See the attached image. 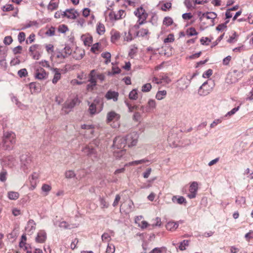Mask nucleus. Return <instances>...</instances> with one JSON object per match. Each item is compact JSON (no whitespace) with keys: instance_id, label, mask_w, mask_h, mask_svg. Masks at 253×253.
Returning <instances> with one entry per match:
<instances>
[{"instance_id":"774afa93","label":"nucleus","mask_w":253,"mask_h":253,"mask_svg":"<svg viewBox=\"0 0 253 253\" xmlns=\"http://www.w3.org/2000/svg\"><path fill=\"white\" fill-rule=\"evenodd\" d=\"M211 40L208 38H204L203 37L201 40L200 42L201 44L208 45L209 42H211Z\"/></svg>"},{"instance_id":"58836bf2","label":"nucleus","mask_w":253,"mask_h":253,"mask_svg":"<svg viewBox=\"0 0 253 253\" xmlns=\"http://www.w3.org/2000/svg\"><path fill=\"white\" fill-rule=\"evenodd\" d=\"M229 22V20H227L226 22H225L224 23H222V24H219L218 25L216 28V30L218 31H223L224 29H225V28H226L227 27V24Z\"/></svg>"},{"instance_id":"c756f323","label":"nucleus","mask_w":253,"mask_h":253,"mask_svg":"<svg viewBox=\"0 0 253 253\" xmlns=\"http://www.w3.org/2000/svg\"><path fill=\"white\" fill-rule=\"evenodd\" d=\"M76 174L75 173L74 171L72 170H67L65 172V176L66 178H72L76 176Z\"/></svg>"},{"instance_id":"37998d69","label":"nucleus","mask_w":253,"mask_h":253,"mask_svg":"<svg viewBox=\"0 0 253 253\" xmlns=\"http://www.w3.org/2000/svg\"><path fill=\"white\" fill-rule=\"evenodd\" d=\"M166 250L165 247L155 248L153 249L149 253H162L163 251Z\"/></svg>"},{"instance_id":"5701e85b","label":"nucleus","mask_w":253,"mask_h":253,"mask_svg":"<svg viewBox=\"0 0 253 253\" xmlns=\"http://www.w3.org/2000/svg\"><path fill=\"white\" fill-rule=\"evenodd\" d=\"M8 198L12 200H15L19 197V193L14 191H9L7 193Z\"/></svg>"},{"instance_id":"09e8293b","label":"nucleus","mask_w":253,"mask_h":253,"mask_svg":"<svg viewBox=\"0 0 253 253\" xmlns=\"http://www.w3.org/2000/svg\"><path fill=\"white\" fill-rule=\"evenodd\" d=\"M68 30L67 26L65 25H61L58 27V31L61 33H65Z\"/></svg>"},{"instance_id":"338daca9","label":"nucleus","mask_w":253,"mask_h":253,"mask_svg":"<svg viewBox=\"0 0 253 253\" xmlns=\"http://www.w3.org/2000/svg\"><path fill=\"white\" fill-rule=\"evenodd\" d=\"M174 41L173 36L172 35H169L167 38L164 40V42L168 43Z\"/></svg>"},{"instance_id":"79ce46f5","label":"nucleus","mask_w":253,"mask_h":253,"mask_svg":"<svg viewBox=\"0 0 253 253\" xmlns=\"http://www.w3.org/2000/svg\"><path fill=\"white\" fill-rule=\"evenodd\" d=\"M124 40L127 42L131 41L132 40V36L130 32H124Z\"/></svg>"},{"instance_id":"f8f14e48","label":"nucleus","mask_w":253,"mask_h":253,"mask_svg":"<svg viewBox=\"0 0 253 253\" xmlns=\"http://www.w3.org/2000/svg\"><path fill=\"white\" fill-rule=\"evenodd\" d=\"M36 223L35 221L32 220L30 219L29 220V221L27 223V224L25 227V230L29 234H32L33 233L34 231L36 229Z\"/></svg>"},{"instance_id":"393cba45","label":"nucleus","mask_w":253,"mask_h":253,"mask_svg":"<svg viewBox=\"0 0 253 253\" xmlns=\"http://www.w3.org/2000/svg\"><path fill=\"white\" fill-rule=\"evenodd\" d=\"M96 31L99 35H101L103 34L105 31L104 25L101 23H98L97 26Z\"/></svg>"},{"instance_id":"5fc2aeb1","label":"nucleus","mask_w":253,"mask_h":253,"mask_svg":"<svg viewBox=\"0 0 253 253\" xmlns=\"http://www.w3.org/2000/svg\"><path fill=\"white\" fill-rule=\"evenodd\" d=\"M51 189V187L48 184H44L42 187V190L43 192H49Z\"/></svg>"},{"instance_id":"412c9836","label":"nucleus","mask_w":253,"mask_h":253,"mask_svg":"<svg viewBox=\"0 0 253 253\" xmlns=\"http://www.w3.org/2000/svg\"><path fill=\"white\" fill-rule=\"evenodd\" d=\"M111 34V42H115L118 40L120 38V33L117 31H112Z\"/></svg>"},{"instance_id":"cd10ccee","label":"nucleus","mask_w":253,"mask_h":253,"mask_svg":"<svg viewBox=\"0 0 253 253\" xmlns=\"http://www.w3.org/2000/svg\"><path fill=\"white\" fill-rule=\"evenodd\" d=\"M149 34V32L148 29L142 28L137 33V36L143 37Z\"/></svg>"},{"instance_id":"864d4df0","label":"nucleus","mask_w":253,"mask_h":253,"mask_svg":"<svg viewBox=\"0 0 253 253\" xmlns=\"http://www.w3.org/2000/svg\"><path fill=\"white\" fill-rule=\"evenodd\" d=\"M99 43L97 42L93 44L90 50L92 52L96 53V52L99 50Z\"/></svg>"},{"instance_id":"9d476101","label":"nucleus","mask_w":253,"mask_h":253,"mask_svg":"<svg viewBox=\"0 0 253 253\" xmlns=\"http://www.w3.org/2000/svg\"><path fill=\"white\" fill-rule=\"evenodd\" d=\"M100 103V105L102 107L103 103L99 99H95L93 102L89 106V112L91 115H94L96 113V106Z\"/></svg>"},{"instance_id":"e433bc0d","label":"nucleus","mask_w":253,"mask_h":253,"mask_svg":"<svg viewBox=\"0 0 253 253\" xmlns=\"http://www.w3.org/2000/svg\"><path fill=\"white\" fill-rule=\"evenodd\" d=\"M163 23L167 26H169L173 23V20L171 17H166L163 20Z\"/></svg>"},{"instance_id":"680f3d73","label":"nucleus","mask_w":253,"mask_h":253,"mask_svg":"<svg viewBox=\"0 0 253 253\" xmlns=\"http://www.w3.org/2000/svg\"><path fill=\"white\" fill-rule=\"evenodd\" d=\"M8 160L10 162V163H8V165L9 167L11 168L15 166V164L16 163L15 159L12 157H8Z\"/></svg>"},{"instance_id":"7c9ffc66","label":"nucleus","mask_w":253,"mask_h":253,"mask_svg":"<svg viewBox=\"0 0 253 253\" xmlns=\"http://www.w3.org/2000/svg\"><path fill=\"white\" fill-rule=\"evenodd\" d=\"M160 81H162V83L164 82L167 84H169L171 80L166 75L163 74L159 76Z\"/></svg>"},{"instance_id":"e2e57ef3","label":"nucleus","mask_w":253,"mask_h":253,"mask_svg":"<svg viewBox=\"0 0 253 253\" xmlns=\"http://www.w3.org/2000/svg\"><path fill=\"white\" fill-rule=\"evenodd\" d=\"M212 74V70L211 69H209L204 72L203 74V77L206 78H209Z\"/></svg>"},{"instance_id":"a18cd8bd","label":"nucleus","mask_w":253,"mask_h":253,"mask_svg":"<svg viewBox=\"0 0 253 253\" xmlns=\"http://www.w3.org/2000/svg\"><path fill=\"white\" fill-rule=\"evenodd\" d=\"M188 245V240H183V242H181L179 249L181 251H184L186 249L185 247Z\"/></svg>"},{"instance_id":"a211bd4d","label":"nucleus","mask_w":253,"mask_h":253,"mask_svg":"<svg viewBox=\"0 0 253 253\" xmlns=\"http://www.w3.org/2000/svg\"><path fill=\"white\" fill-rule=\"evenodd\" d=\"M216 14L213 12H207L202 14V16L200 17V19L202 20L203 18H206L207 19L213 20L216 17Z\"/></svg>"},{"instance_id":"6ab92c4d","label":"nucleus","mask_w":253,"mask_h":253,"mask_svg":"<svg viewBox=\"0 0 253 253\" xmlns=\"http://www.w3.org/2000/svg\"><path fill=\"white\" fill-rule=\"evenodd\" d=\"M59 226L60 228H62L64 229H72L75 227H77L78 226L75 224H69L67 222L65 221H63L61 222L59 225Z\"/></svg>"},{"instance_id":"f3484780","label":"nucleus","mask_w":253,"mask_h":253,"mask_svg":"<svg viewBox=\"0 0 253 253\" xmlns=\"http://www.w3.org/2000/svg\"><path fill=\"white\" fill-rule=\"evenodd\" d=\"M171 200L173 203H177L180 205L186 203V200L183 196H173Z\"/></svg>"},{"instance_id":"aec40b11","label":"nucleus","mask_w":253,"mask_h":253,"mask_svg":"<svg viewBox=\"0 0 253 253\" xmlns=\"http://www.w3.org/2000/svg\"><path fill=\"white\" fill-rule=\"evenodd\" d=\"M178 226L177 223L173 221H169L166 225V228L170 231L175 230Z\"/></svg>"},{"instance_id":"dca6fc26","label":"nucleus","mask_w":253,"mask_h":253,"mask_svg":"<svg viewBox=\"0 0 253 253\" xmlns=\"http://www.w3.org/2000/svg\"><path fill=\"white\" fill-rule=\"evenodd\" d=\"M118 96L119 93L117 92L109 90L106 93L105 97L108 100L113 99L114 101H116Z\"/></svg>"},{"instance_id":"1a4fd4ad","label":"nucleus","mask_w":253,"mask_h":253,"mask_svg":"<svg viewBox=\"0 0 253 253\" xmlns=\"http://www.w3.org/2000/svg\"><path fill=\"white\" fill-rule=\"evenodd\" d=\"M35 77L36 79L40 80L46 79L48 73L43 68H40L36 70Z\"/></svg>"},{"instance_id":"20e7f679","label":"nucleus","mask_w":253,"mask_h":253,"mask_svg":"<svg viewBox=\"0 0 253 253\" xmlns=\"http://www.w3.org/2000/svg\"><path fill=\"white\" fill-rule=\"evenodd\" d=\"M20 161L21 168L25 171L29 167L32 162V158L29 154H22L20 157Z\"/></svg>"},{"instance_id":"052dcab7","label":"nucleus","mask_w":253,"mask_h":253,"mask_svg":"<svg viewBox=\"0 0 253 253\" xmlns=\"http://www.w3.org/2000/svg\"><path fill=\"white\" fill-rule=\"evenodd\" d=\"M30 88L31 91L33 90L34 92L39 91V88H37V84L36 83H31L29 84Z\"/></svg>"},{"instance_id":"8fccbe9b","label":"nucleus","mask_w":253,"mask_h":253,"mask_svg":"<svg viewBox=\"0 0 253 253\" xmlns=\"http://www.w3.org/2000/svg\"><path fill=\"white\" fill-rule=\"evenodd\" d=\"M25 34L24 32H20L18 36V39L20 43L23 42L25 40Z\"/></svg>"},{"instance_id":"4468645a","label":"nucleus","mask_w":253,"mask_h":253,"mask_svg":"<svg viewBox=\"0 0 253 253\" xmlns=\"http://www.w3.org/2000/svg\"><path fill=\"white\" fill-rule=\"evenodd\" d=\"M51 70H52L54 73L52 82L53 84H55L61 79V75L60 72V70L58 68H52L51 69Z\"/></svg>"},{"instance_id":"f704fd0d","label":"nucleus","mask_w":253,"mask_h":253,"mask_svg":"<svg viewBox=\"0 0 253 253\" xmlns=\"http://www.w3.org/2000/svg\"><path fill=\"white\" fill-rule=\"evenodd\" d=\"M7 171L3 169L0 173V181L1 182H5L6 180Z\"/></svg>"},{"instance_id":"f03ea898","label":"nucleus","mask_w":253,"mask_h":253,"mask_svg":"<svg viewBox=\"0 0 253 253\" xmlns=\"http://www.w3.org/2000/svg\"><path fill=\"white\" fill-rule=\"evenodd\" d=\"M213 84L212 82L204 83L198 90V94L201 96H206L209 94L212 90Z\"/></svg>"},{"instance_id":"13d9d810","label":"nucleus","mask_w":253,"mask_h":253,"mask_svg":"<svg viewBox=\"0 0 253 253\" xmlns=\"http://www.w3.org/2000/svg\"><path fill=\"white\" fill-rule=\"evenodd\" d=\"M13 41L12 38L11 36H6L4 39V43L6 45H9Z\"/></svg>"},{"instance_id":"ea45409f","label":"nucleus","mask_w":253,"mask_h":253,"mask_svg":"<svg viewBox=\"0 0 253 253\" xmlns=\"http://www.w3.org/2000/svg\"><path fill=\"white\" fill-rule=\"evenodd\" d=\"M125 103H126V106L128 107L129 112H132L134 111V110H136L138 108V106H137V105L132 106L127 101H125Z\"/></svg>"},{"instance_id":"ddd939ff","label":"nucleus","mask_w":253,"mask_h":253,"mask_svg":"<svg viewBox=\"0 0 253 253\" xmlns=\"http://www.w3.org/2000/svg\"><path fill=\"white\" fill-rule=\"evenodd\" d=\"M46 239V234L44 231H40L36 238V241L37 243H43Z\"/></svg>"},{"instance_id":"a878e982","label":"nucleus","mask_w":253,"mask_h":253,"mask_svg":"<svg viewBox=\"0 0 253 253\" xmlns=\"http://www.w3.org/2000/svg\"><path fill=\"white\" fill-rule=\"evenodd\" d=\"M101 56L106 59V61H105V63L107 64L111 61V53L109 52H103L101 54Z\"/></svg>"},{"instance_id":"4c0bfd02","label":"nucleus","mask_w":253,"mask_h":253,"mask_svg":"<svg viewBox=\"0 0 253 253\" xmlns=\"http://www.w3.org/2000/svg\"><path fill=\"white\" fill-rule=\"evenodd\" d=\"M153 223L151 224L152 227L154 226H160L161 225V219L160 217H157L153 219Z\"/></svg>"},{"instance_id":"f257e3e1","label":"nucleus","mask_w":253,"mask_h":253,"mask_svg":"<svg viewBox=\"0 0 253 253\" xmlns=\"http://www.w3.org/2000/svg\"><path fill=\"white\" fill-rule=\"evenodd\" d=\"M16 135L12 131H3L2 137V146L5 150H11L16 143Z\"/></svg>"},{"instance_id":"0e129e2a","label":"nucleus","mask_w":253,"mask_h":253,"mask_svg":"<svg viewBox=\"0 0 253 253\" xmlns=\"http://www.w3.org/2000/svg\"><path fill=\"white\" fill-rule=\"evenodd\" d=\"M198 33L194 28H190L188 31V35L189 36L197 35Z\"/></svg>"},{"instance_id":"c03bdc74","label":"nucleus","mask_w":253,"mask_h":253,"mask_svg":"<svg viewBox=\"0 0 253 253\" xmlns=\"http://www.w3.org/2000/svg\"><path fill=\"white\" fill-rule=\"evenodd\" d=\"M18 75L21 78L25 77L28 75V72L27 70L24 68L18 71Z\"/></svg>"},{"instance_id":"3c124183","label":"nucleus","mask_w":253,"mask_h":253,"mask_svg":"<svg viewBox=\"0 0 253 253\" xmlns=\"http://www.w3.org/2000/svg\"><path fill=\"white\" fill-rule=\"evenodd\" d=\"M45 34L50 37L54 36L55 34V28L53 27H51L45 32Z\"/></svg>"},{"instance_id":"9b49d317","label":"nucleus","mask_w":253,"mask_h":253,"mask_svg":"<svg viewBox=\"0 0 253 253\" xmlns=\"http://www.w3.org/2000/svg\"><path fill=\"white\" fill-rule=\"evenodd\" d=\"M134 13V14L139 18L140 20L146 21L148 15L142 7L137 8Z\"/></svg>"},{"instance_id":"c9c22d12","label":"nucleus","mask_w":253,"mask_h":253,"mask_svg":"<svg viewBox=\"0 0 253 253\" xmlns=\"http://www.w3.org/2000/svg\"><path fill=\"white\" fill-rule=\"evenodd\" d=\"M115 251V246L112 244H108L106 252L107 253H114Z\"/></svg>"},{"instance_id":"49530a36","label":"nucleus","mask_w":253,"mask_h":253,"mask_svg":"<svg viewBox=\"0 0 253 253\" xmlns=\"http://www.w3.org/2000/svg\"><path fill=\"white\" fill-rule=\"evenodd\" d=\"M99 201L101 208H107L108 207L109 204L105 201L104 198L100 197L99 198Z\"/></svg>"},{"instance_id":"0eeeda50","label":"nucleus","mask_w":253,"mask_h":253,"mask_svg":"<svg viewBox=\"0 0 253 253\" xmlns=\"http://www.w3.org/2000/svg\"><path fill=\"white\" fill-rule=\"evenodd\" d=\"M121 116L115 111H112L109 112L106 116V122L109 123L111 122H117L120 119Z\"/></svg>"},{"instance_id":"4be33fe9","label":"nucleus","mask_w":253,"mask_h":253,"mask_svg":"<svg viewBox=\"0 0 253 253\" xmlns=\"http://www.w3.org/2000/svg\"><path fill=\"white\" fill-rule=\"evenodd\" d=\"M96 77L94 70H92L89 75L88 82L92 83L93 85H96Z\"/></svg>"},{"instance_id":"69168bd1","label":"nucleus","mask_w":253,"mask_h":253,"mask_svg":"<svg viewBox=\"0 0 253 253\" xmlns=\"http://www.w3.org/2000/svg\"><path fill=\"white\" fill-rule=\"evenodd\" d=\"M240 107L238 106L237 107H235L233 109H232L230 111L228 112L227 114L226 115V116H232L234 115L237 111L239 110Z\"/></svg>"},{"instance_id":"2eb2a0df","label":"nucleus","mask_w":253,"mask_h":253,"mask_svg":"<svg viewBox=\"0 0 253 253\" xmlns=\"http://www.w3.org/2000/svg\"><path fill=\"white\" fill-rule=\"evenodd\" d=\"M79 103H80V101H79L78 98L76 97V98L73 99L70 101L66 102V103L64 105V107L65 108L71 109L73 108L76 104H79Z\"/></svg>"},{"instance_id":"39448f33","label":"nucleus","mask_w":253,"mask_h":253,"mask_svg":"<svg viewBox=\"0 0 253 253\" xmlns=\"http://www.w3.org/2000/svg\"><path fill=\"white\" fill-rule=\"evenodd\" d=\"M82 151L92 160H97L98 156L95 149L90 146H86L83 148Z\"/></svg>"},{"instance_id":"a19ab883","label":"nucleus","mask_w":253,"mask_h":253,"mask_svg":"<svg viewBox=\"0 0 253 253\" xmlns=\"http://www.w3.org/2000/svg\"><path fill=\"white\" fill-rule=\"evenodd\" d=\"M151 84L149 83H147L142 86L141 90L143 92H148L151 90Z\"/></svg>"},{"instance_id":"bb28decb","label":"nucleus","mask_w":253,"mask_h":253,"mask_svg":"<svg viewBox=\"0 0 253 253\" xmlns=\"http://www.w3.org/2000/svg\"><path fill=\"white\" fill-rule=\"evenodd\" d=\"M167 91L165 90L159 91L156 94V97L158 100L163 99L166 95Z\"/></svg>"},{"instance_id":"2f4dec72","label":"nucleus","mask_w":253,"mask_h":253,"mask_svg":"<svg viewBox=\"0 0 253 253\" xmlns=\"http://www.w3.org/2000/svg\"><path fill=\"white\" fill-rule=\"evenodd\" d=\"M156 107V102L154 100L150 99L148 102V106L146 109V112H149V110L151 109H154Z\"/></svg>"},{"instance_id":"423d86ee","label":"nucleus","mask_w":253,"mask_h":253,"mask_svg":"<svg viewBox=\"0 0 253 253\" xmlns=\"http://www.w3.org/2000/svg\"><path fill=\"white\" fill-rule=\"evenodd\" d=\"M138 138V134L135 132H133L126 136V143L129 147L136 145L137 143Z\"/></svg>"},{"instance_id":"473e14b6","label":"nucleus","mask_w":253,"mask_h":253,"mask_svg":"<svg viewBox=\"0 0 253 253\" xmlns=\"http://www.w3.org/2000/svg\"><path fill=\"white\" fill-rule=\"evenodd\" d=\"M129 98L130 99L136 100L138 98V94L136 89H133L129 94Z\"/></svg>"},{"instance_id":"de8ad7c7","label":"nucleus","mask_w":253,"mask_h":253,"mask_svg":"<svg viewBox=\"0 0 253 253\" xmlns=\"http://www.w3.org/2000/svg\"><path fill=\"white\" fill-rule=\"evenodd\" d=\"M246 202L245 198L243 197H239L236 200V203L237 204L239 205L240 206H242V205H244Z\"/></svg>"},{"instance_id":"c85d7f7f","label":"nucleus","mask_w":253,"mask_h":253,"mask_svg":"<svg viewBox=\"0 0 253 253\" xmlns=\"http://www.w3.org/2000/svg\"><path fill=\"white\" fill-rule=\"evenodd\" d=\"M198 190V183L197 182H193L190 186L189 191L190 193H196Z\"/></svg>"},{"instance_id":"603ef678","label":"nucleus","mask_w":253,"mask_h":253,"mask_svg":"<svg viewBox=\"0 0 253 253\" xmlns=\"http://www.w3.org/2000/svg\"><path fill=\"white\" fill-rule=\"evenodd\" d=\"M58 7V4L56 2H50L48 5V9L51 11L56 9Z\"/></svg>"},{"instance_id":"b1692460","label":"nucleus","mask_w":253,"mask_h":253,"mask_svg":"<svg viewBox=\"0 0 253 253\" xmlns=\"http://www.w3.org/2000/svg\"><path fill=\"white\" fill-rule=\"evenodd\" d=\"M114 150V155L117 159H120L125 154L124 149Z\"/></svg>"},{"instance_id":"72a5a7b5","label":"nucleus","mask_w":253,"mask_h":253,"mask_svg":"<svg viewBox=\"0 0 253 253\" xmlns=\"http://www.w3.org/2000/svg\"><path fill=\"white\" fill-rule=\"evenodd\" d=\"M101 239L103 242H109L111 240V236L108 233H104L101 236Z\"/></svg>"},{"instance_id":"7ed1b4c3","label":"nucleus","mask_w":253,"mask_h":253,"mask_svg":"<svg viewBox=\"0 0 253 253\" xmlns=\"http://www.w3.org/2000/svg\"><path fill=\"white\" fill-rule=\"evenodd\" d=\"M126 143V138L119 136L114 139L113 147L114 149H124Z\"/></svg>"},{"instance_id":"6e6552de","label":"nucleus","mask_w":253,"mask_h":253,"mask_svg":"<svg viewBox=\"0 0 253 253\" xmlns=\"http://www.w3.org/2000/svg\"><path fill=\"white\" fill-rule=\"evenodd\" d=\"M78 15V12L74 9H67L65 11L63 12L62 14L63 17H66L71 19H75Z\"/></svg>"},{"instance_id":"6e6d98bb","label":"nucleus","mask_w":253,"mask_h":253,"mask_svg":"<svg viewBox=\"0 0 253 253\" xmlns=\"http://www.w3.org/2000/svg\"><path fill=\"white\" fill-rule=\"evenodd\" d=\"M141 117L140 113L138 112H136L134 113L132 119L133 121L138 122L140 121Z\"/></svg>"},{"instance_id":"bf43d9fd","label":"nucleus","mask_w":253,"mask_h":253,"mask_svg":"<svg viewBox=\"0 0 253 253\" xmlns=\"http://www.w3.org/2000/svg\"><path fill=\"white\" fill-rule=\"evenodd\" d=\"M109 17L111 20L119 19L118 15H116L113 11H111L110 12V13L109 14Z\"/></svg>"},{"instance_id":"4d7b16f0","label":"nucleus","mask_w":253,"mask_h":253,"mask_svg":"<svg viewBox=\"0 0 253 253\" xmlns=\"http://www.w3.org/2000/svg\"><path fill=\"white\" fill-rule=\"evenodd\" d=\"M149 161L146 159H142L140 160L134 161L130 163V165H138L142 163H144L145 162H148Z\"/></svg>"}]
</instances>
